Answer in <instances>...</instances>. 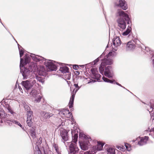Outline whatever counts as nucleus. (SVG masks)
<instances>
[{"label":"nucleus","mask_w":154,"mask_h":154,"mask_svg":"<svg viewBox=\"0 0 154 154\" xmlns=\"http://www.w3.org/2000/svg\"><path fill=\"white\" fill-rule=\"evenodd\" d=\"M108 45H107L106 47V48H108Z\"/></svg>","instance_id":"obj_61"},{"label":"nucleus","mask_w":154,"mask_h":154,"mask_svg":"<svg viewBox=\"0 0 154 154\" xmlns=\"http://www.w3.org/2000/svg\"><path fill=\"white\" fill-rule=\"evenodd\" d=\"M102 61L99 67V71L100 73L102 75L104 73L105 76L109 78H112L113 76V73L111 66H108L106 67V65H111L113 63V60L110 57L106 56L103 60L101 59Z\"/></svg>","instance_id":"obj_1"},{"label":"nucleus","mask_w":154,"mask_h":154,"mask_svg":"<svg viewBox=\"0 0 154 154\" xmlns=\"http://www.w3.org/2000/svg\"><path fill=\"white\" fill-rule=\"evenodd\" d=\"M140 139L138 142V144L140 146H142L146 144L148 140L149 137L148 136H145L140 138Z\"/></svg>","instance_id":"obj_15"},{"label":"nucleus","mask_w":154,"mask_h":154,"mask_svg":"<svg viewBox=\"0 0 154 154\" xmlns=\"http://www.w3.org/2000/svg\"><path fill=\"white\" fill-rule=\"evenodd\" d=\"M104 144L100 142H97V144L96 146V149L97 150H102Z\"/></svg>","instance_id":"obj_23"},{"label":"nucleus","mask_w":154,"mask_h":154,"mask_svg":"<svg viewBox=\"0 0 154 154\" xmlns=\"http://www.w3.org/2000/svg\"><path fill=\"white\" fill-rule=\"evenodd\" d=\"M58 121L59 122H62V120H61V119H59Z\"/></svg>","instance_id":"obj_56"},{"label":"nucleus","mask_w":154,"mask_h":154,"mask_svg":"<svg viewBox=\"0 0 154 154\" xmlns=\"http://www.w3.org/2000/svg\"><path fill=\"white\" fill-rule=\"evenodd\" d=\"M75 73L76 75H79L80 74L79 72L78 71H75Z\"/></svg>","instance_id":"obj_49"},{"label":"nucleus","mask_w":154,"mask_h":154,"mask_svg":"<svg viewBox=\"0 0 154 154\" xmlns=\"http://www.w3.org/2000/svg\"><path fill=\"white\" fill-rule=\"evenodd\" d=\"M102 79L103 81L105 82H108V81H109V79L103 76V77Z\"/></svg>","instance_id":"obj_39"},{"label":"nucleus","mask_w":154,"mask_h":154,"mask_svg":"<svg viewBox=\"0 0 154 154\" xmlns=\"http://www.w3.org/2000/svg\"><path fill=\"white\" fill-rule=\"evenodd\" d=\"M35 154H41V151L38 146L35 147Z\"/></svg>","instance_id":"obj_33"},{"label":"nucleus","mask_w":154,"mask_h":154,"mask_svg":"<svg viewBox=\"0 0 154 154\" xmlns=\"http://www.w3.org/2000/svg\"><path fill=\"white\" fill-rule=\"evenodd\" d=\"M65 79L68 80H69L70 79L71 74L69 73V72L68 73H67L66 74H65L64 75Z\"/></svg>","instance_id":"obj_34"},{"label":"nucleus","mask_w":154,"mask_h":154,"mask_svg":"<svg viewBox=\"0 0 154 154\" xmlns=\"http://www.w3.org/2000/svg\"><path fill=\"white\" fill-rule=\"evenodd\" d=\"M78 68V66L76 65H74L73 66V68L74 69L77 70Z\"/></svg>","instance_id":"obj_42"},{"label":"nucleus","mask_w":154,"mask_h":154,"mask_svg":"<svg viewBox=\"0 0 154 154\" xmlns=\"http://www.w3.org/2000/svg\"><path fill=\"white\" fill-rule=\"evenodd\" d=\"M81 66L82 67H84V65H81Z\"/></svg>","instance_id":"obj_58"},{"label":"nucleus","mask_w":154,"mask_h":154,"mask_svg":"<svg viewBox=\"0 0 154 154\" xmlns=\"http://www.w3.org/2000/svg\"><path fill=\"white\" fill-rule=\"evenodd\" d=\"M122 87L123 88L125 89H126V90H127V89H126V88L125 87H124L123 86V87ZM127 91H128V90H127Z\"/></svg>","instance_id":"obj_57"},{"label":"nucleus","mask_w":154,"mask_h":154,"mask_svg":"<svg viewBox=\"0 0 154 154\" xmlns=\"http://www.w3.org/2000/svg\"><path fill=\"white\" fill-rule=\"evenodd\" d=\"M23 61V60L22 58L20 59V72L23 77V79H26L30 78L31 77L32 72L30 70L24 67L22 64Z\"/></svg>","instance_id":"obj_6"},{"label":"nucleus","mask_w":154,"mask_h":154,"mask_svg":"<svg viewBox=\"0 0 154 154\" xmlns=\"http://www.w3.org/2000/svg\"><path fill=\"white\" fill-rule=\"evenodd\" d=\"M121 41L119 37H115L112 39V43L114 46L116 47L119 46L121 44Z\"/></svg>","instance_id":"obj_17"},{"label":"nucleus","mask_w":154,"mask_h":154,"mask_svg":"<svg viewBox=\"0 0 154 154\" xmlns=\"http://www.w3.org/2000/svg\"><path fill=\"white\" fill-rule=\"evenodd\" d=\"M59 114L60 115H63L64 116L70 118L72 117V113L69 112L68 109H63L59 112Z\"/></svg>","instance_id":"obj_11"},{"label":"nucleus","mask_w":154,"mask_h":154,"mask_svg":"<svg viewBox=\"0 0 154 154\" xmlns=\"http://www.w3.org/2000/svg\"><path fill=\"white\" fill-rule=\"evenodd\" d=\"M3 26H4V27H5V26H4V25H3Z\"/></svg>","instance_id":"obj_64"},{"label":"nucleus","mask_w":154,"mask_h":154,"mask_svg":"<svg viewBox=\"0 0 154 154\" xmlns=\"http://www.w3.org/2000/svg\"><path fill=\"white\" fill-rule=\"evenodd\" d=\"M79 137L80 138L82 137L83 138L84 140H88L87 137H88L86 136L85 134L82 133L80 132L79 134Z\"/></svg>","instance_id":"obj_31"},{"label":"nucleus","mask_w":154,"mask_h":154,"mask_svg":"<svg viewBox=\"0 0 154 154\" xmlns=\"http://www.w3.org/2000/svg\"><path fill=\"white\" fill-rule=\"evenodd\" d=\"M44 77L43 78L40 76H36V79H37L39 82L42 83V84L44 83L45 80L44 79Z\"/></svg>","instance_id":"obj_30"},{"label":"nucleus","mask_w":154,"mask_h":154,"mask_svg":"<svg viewBox=\"0 0 154 154\" xmlns=\"http://www.w3.org/2000/svg\"><path fill=\"white\" fill-rule=\"evenodd\" d=\"M31 134V136L33 138L36 137V133L35 132L30 133Z\"/></svg>","instance_id":"obj_38"},{"label":"nucleus","mask_w":154,"mask_h":154,"mask_svg":"<svg viewBox=\"0 0 154 154\" xmlns=\"http://www.w3.org/2000/svg\"><path fill=\"white\" fill-rule=\"evenodd\" d=\"M10 121L11 122L13 123L20 126L22 129H24V127L22 126V125L18 121L13 119L11 120Z\"/></svg>","instance_id":"obj_27"},{"label":"nucleus","mask_w":154,"mask_h":154,"mask_svg":"<svg viewBox=\"0 0 154 154\" xmlns=\"http://www.w3.org/2000/svg\"><path fill=\"white\" fill-rule=\"evenodd\" d=\"M8 109V112H10L11 114H13L14 116H15V113L11 109V108L9 107Z\"/></svg>","instance_id":"obj_36"},{"label":"nucleus","mask_w":154,"mask_h":154,"mask_svg":"<svg viewBox=\"0 0 154 154\" xmlns=\"http://www.w3.org/2000/svg\"><path fill=\"white\" fill-rule=\"evenodd\" d=\"M38 73L39 75L45 76L47 74L45 68L43 66H41L38 70Z\"/></svg>","instance_id":"obj_19"},{"label":"nucleus","mask_w":154,"mask_h":154,"mask_svg":"<svg viewBox=\"0 0 154 154\" xmlns=\"http://www.w3.org/2000/svg\"><path fill=\"white\" fill-rule=\"evenodd\" d=\"M72 131V141L69 143V154H76L79 152V149L76 145V142L78 138V132L75 133L73 136L74 132Z\"/></svg>","instance_id":"obj_5"},{"label":"nucleus","mask_w":154,"mask_h":154,"mask_svg":"<svg viewBox=\"0 0 154 154\" xmlns=\"http://www.w3.org/2000/svg\"><path fill=\"white\" fill-rule=\"evenodd\" d=\"M91 71L92 73L91 74V78L93 79L97 80L98 82L100 81L101 75L98 73L96 69L94 68H92L91 69Z\"/></svg>","instance_id":"obj_10"},{"label":"nucleus","mask_w":154,"mask_h":154,"mask_svg":"<svg viewBox=\"0 0 154 154\" xmlns=\"http://www.w3.org/2000/svg\"><path fill=\"white\" fill-rule=\"evenodd\" d=\"M117 53L116 52L114 51H111L109 52L107 55H106V56L109 57H115L117 55Z\"/></svg>","instance_id":"obj_29"},{"label":"nucleus","mask_w":154,"mask_h":154,"mask_svg":"<svg viewBox=\"0 0 154 154\" xmlns=\"http://www.w3.org/2000/svg\"><path fill=\"white\" fill-rule=\"evenodd\" d=\"M61 66L59 70L61 72V73L63 74L64 75L65 74H66L67 73H68L69 72V68L66 66H63V63H60L59 64Z\"/></svg>","instance_id":"obj_16"},{"label":"nucleus","mask_w":154,"mask_h":154,"mask_svg":"<svg viewBox=\"0 0 154 154\" xmlns=\"http://www.w3.org/2000/svg\"><path fill=\"white\" fill-rule=\"evenodd\" d=\"M74 86L75 88H74L73 87L70 88L71 96L69 104V107L71 111L73 110L72 107L76 93L82 86V85L80 83V80L79 79H76L75 81H74Z\"/></svg>","instance_id":"obj_4"},{"label":"nucleus","mask_w":154,"mask_h":154,"mask_svg":"<svg viewBox=\"0 0 154 154\" xmlns=\"http://www.w3.org/2000/svg\"><path fill=\"white\" fill-rule=\"evenodd\" d=\"M116 15L119 17L117 21L118 26L121 29H124L126 28V24L125 21L127 22L128 24L129 25L131 23V21L128 15L122 10H118Z\"/></svg>","instance_id":"obj_3"},{"label":"nucleus","mask_w":154,"mask_h":154,"mask_svg":"<svg viewBox=\"0 0 154 154\" xmlns=\"http://www.w3.org/2000/svg\"><path fill=\"white\" fill-rule=\"evenodd\" d=\"M105 147L108 154H115L114 148L109 147L108 145H105Z\"/></svg>","instance_id":"obj_18"},{"label":"nucleus","mask_w":154,"mask_h":154,"mask_svg":"<svg viewBox=\"0 0 154 154\" xmlns=\"http://www.w3.org/2000/svg\"><path fill=\"white\" fill-rule=\"evenodd\" d=\"M116 147L118 149L121 151H123V148L121 146H117Z\"/></svg>","instance_id":"obj_43"},{"label":"nucleus","mask_w":154,"mask_h":154,"mask_svg":"<svg viewBox=\"0 0 154 154\" xmlns=\"http://www.w3.org/2000/svg\"><path fill=\"white\" fill-rule=\"evenodd\" d=\"M41 114L43 117L45 119H48L53 115L52 113H49L44 112H42Z\"/></svg>","instance_id":"obj_20"},{"label":"nucleus","mask_w":154,"mask_h":154,"mask_svg":"<svg viewBox=\"0 0 154 154\" xmlns=\"http://www.w3.org/2000/svg\"><path fill=\"white\" fill-rule=\"evenodd\" d=\"M128 145H129L127 143H125V146L126 148L128 150V151H130V150H129L128 149Z\"/></svg>","instance_id":"obj_47"},{"label":"nucleus","mask_w":154,"mask_h":154,"mask_svg":"<svg viewBox=\"0 0 154 154\" xmlns=\"http://www.w3.org/2000/svg\"><path fill=\"white\" fill-rule=\"evenodd\" d=\"M30 56L34 61L44 64L49 70L55 71L57 70V65L54 61L46 59L42 57L32 54H30Z\"/></svg>","instance_id":"obj_2"},{"label":"nucleus","mask_w":154,"mask_h":154,"mask_svg":"<svg viewBox=\"0 0 154 154\" xmlns=\"http://www.w3.org/2000/svg\"><path fill=\"white\" fill-rule=\"evenodd\" d=\"M115 84H116V85H118L120 86H121V87H123V86H122L120 84H119L118 82H116Z\"/></svg>","instance_id":"obj_50"},{"label":"nucleus","mask_w":154,"mask_h":154,"mask_svg":"<svg viewBox=\"0 0 154 154\" xmlns=\"http://www.w3.org/2000/svg\"><path fill=\"white\" fill-rule=\"evenodd\" d=\"M5 116V114L3 115V114H2V113L0 112V116L1 117H4Z\"/></svg>","instance_id":"obj_51"},{"label":"nucleus","mask_w":154,"mask_h":154,"mask_svg":"<svg viewBox=\"0 0 154 154\" xmlns=\"http://www.w3.org/2000/svg\"><path fill=\"white\" fill-rule=\"evenodd\" d=\"M154 57V54L152 56L151 58ZM152 65L153 66V67H154V58L152 60Z\"/></svg>","instance_id":"obj_44"},{"label":"nucleus","mask_w":154,"mask_h":154,"mask_svg":"<svg viewBox=\"0 0 154 154\" xmlns=\"http://www.w3.org/2000/svg\"><path fill=\"white\" fill-rule=\"evenodd\" d=\"M8 123H9V125H12V123H11V122H9Z\"/></svg>","instance_id":"obj_55"},{"label":"nucleus","mask_w":154,"mask_h":154,"mask_svg":"<svg viewBox=\"0 0 154 154\" xmlns=\"http://www.w3.org/2000/svg\"><path fill=\"white\" fill-rule=\"evenodd\" d=\"M44 154H54L51 151H49L48 152H44Z\"/></svg>","instance_id":"obj_45"},{"label":"nucleus","mask_w":154,"mask_h":154,"mask_svg":"<svg viewBox=\"0 0 154 154\" xmlns=\"http://www.w3.org/2000/svg\"><path fill=\"white\" fill-rule=\"evenodd\" d=\"M19 51L20 53V59L22 58L21 57L24 54V51L23 50L21 49H20V47L19 46Z\"/></svg>","instance_id":"obj_35"},{"label":"nucleus","mask_w":154,"mask_h":154,"mask_svg":"<svg viewBox=\"0 0 154 154\" xmlns=\"http://www.w3.org/2000/svg\"><path fill=\"white\" fill-rule=\"evenodd\" d=\"M30 133L35 132V128L33 127L30 129Z\"/></svg>","instance_id":"obj_40"},{"label":"nucleus","mask_w":154,"mask_h":154,"mask_svg":"<svg viewBox=\"0 0 154 154\" xmlns=\"http://www.w3.org/2000/svg\"><path fill=\"white\" fill-rule=\"evenodd\" d=\"M145 50L146 51H148V50H149V51H150L149 48L148 47H145Z\"/></svg>","instance_id":"obj_52"},{"label":"nucleus","mask_w":154,"mask_h":154,"mask_svg":"<svg viewBox=\"0 0 154 154\" xmlns=\"http://www.w3.org/2000/svg\"><path fill=\"white\" fill-rule=\"evenodd\" d=\"M21 84L24 87L26 91H27L26 92H28V91L32 88L31 85L30 84L28 80L23 81L21 83Z\"/></svg>","instance_id":"obj_13"},{"label":"nucleus","mask_w":154,"mask_h":154,"mask_svg":"<svg viewBox=\"0 0 154 154\" xmlns=\"http://www.w3.org/2000/svg\"><path fill=\"white\" fill-rule=\"evenodd\" d=\"M114 1L115 7H120L124 10L127 9V7L125 0H114Z\"/></svg>","instance_id":"obj_7"},{"label":"nucleus","mask_w":154,"mask_h":154,"mask_svg":"<svg viewBox=\"0 0 154 154\" xmlns=\"http://www.w3.org/2000/svg\"><path fill=\"white\" fill-rule=\"evenodd\" d=\"M119 153H121V152H119Z\"/></svg>","instance_id":"obj_63"},{"label":"nucleus","mask_w":154,"mask_h":154,"mask_svg":"<svg viewBox=\"0 0 154 154\" xmlns=\"http://www.w3.org/2000/svg\"><path fill=\"white\" fill-rule=\"evenodd\" d=\"M17 45H18V48H19V46L20 48H21V49H23V48L21 46H20L19 44H17Z\"/></svg>","instance_id":"obj_54"},{"label":"nucleus","mask_w":154,"mask_h":154,"mask_svg":"<svg viewBox=\"0 0 154 154\" xmlns=\"http://www.w3.org/2000/svg\"><path fill=\"white\" fill-rule=\"evenodd\" d=\"M29 94L31 95L32 96L35 98L34 101L35 103H38L41 101L42 97L40 96L39 93H37L35 90H32L30 92Z\"/></svg>","instance_id":"obj_9"},{"label":"nucleus","mask_w":154,"mask_h":154,"mask_svg":"<svg viewBox=\"0 0 154 154\" xmlns=\"http://www.w3.org/2000/svg\"><path fill=\"white\" fill-rule=\"evenodd\" d=\"M131 28L130 25H128V27L127 28L126 30L122 33V35L124 36H126L128 35L131 32Z\"/></svg>","instance_id":"obj_25"},{"label":"nucleus","mask_w":154,"mask_h":154,"mask_svg":"<svg viewBox=\"0 0 154 154\" xmlns=\"http://www.w3.org/2000/svg\"><path fill=\"white\" fill-rule=\"evenodd\" d=\"M151 109H152V110L151 111L152 113L150 114L151 120L153 121H154V105L152 106H150V109L149 110H148L150 113L151 111H149V110H150Z\"/></svg>","instance_id":"obj_22"},{"label":"nucleus","mask_w":154,"mask_h":154,"mask_svg":"<svg viewBox=\"0 0 154 154\" xmlns=\"http://www.w3.org/2000/svg\"><path fill=\"white\" fill-rule=\"evenodd\" d=\"M108 83H110L112 84L114 83L115 84L116 82L115 81V80H110L108 81Z\"/></svg>","instance_id":"obj_46"},{"label":"nucleus","mask_w":154,"mask_h":154,"mask_svg":"<svg viewBox=\"0 0 154 154\" xmlns=\"http://www.w3.org/2000/svg\"><path fill=\"white\" fill-rule=\"evenodd\" d=\"M11 34V36H12V37H13V38H14V39L15 40V39H14V37H13V36Z\"/></svg>","instance_id":"obj_59"},{"label":"nucleus","mask_w":154,"mask_h":154,"mask_svg":"<svg viewBox=\"0 0 154 154\" xmlns=\"http://www.w3.org/2000/svg\"><path fill=\"white\" fill-rule=\"evenodd\" d=\"M32 111L27 112V119H32L33 115Z\"/></svg>","instance_id":"obj_28"},{"label":"nucleus","mask_w":154,"mask_h":154,"mask_svg":"<svg viewBox=\"0 0 154 154\" xmlns=\"http://www.w3.org/2000/svg\"><path fill=\"white\" fill-rule=\"evenodd\" d=\"M94 153H93V152L90 151H87L85 152L84 154H94Z\"/></svg>","instance_id":"obj_41"},{"label":"nucleus","mask_w":154,"mask_h":154,"mask_svg":"<svg viewBox=\"0 0 154 154\" xmlns=\"http://www.w3.org/2000/svg\"><path fill=\"white\" fill-rule=\"evenodd\" d=\"M64 124V123L63 122H62L61 124H60L59 125V126L60 127L61 125L63 126Z\"/></svg>","instance_id":"obj_53"},{"label":"nucleus","mask_w":154,"mask_h":154,"mask_svg":"<svg viewBox=\"0 0 154 154\" xmlns=\"http://www.w3.org/2000/svg\"><path fill=\"white\" fill-rule=\"evenodd\" d=\"M96 82V81L95 80H91L90 82H88V83H91V82L94 83Z\"/></svg>","instance_id":"obj_48"},{"label":"nucleus","mask_w":154,"mask_h":154,"mask_svg":"<svg viewBox=\"0 0 154 154\" xmlns=\"http://www.w3.org/2000/svg\"><path fill=\"white\" fill-rule=\"evenodd\" d=\"M18 87H19V89H20V87L19 86Z\"/></svg>","instance_id":"obj_62"},{"label":"nucleus","mask_w":154,"mask_h":154,"mask_svg":"<svg viewBox=\"0 0 154 154\" xmlns=\"http://www.w3.org/2000/svg\"><path fill=\"white\" fill-rule=\"evenodd\" d=\"M26 123L30 127H31L33 124L32 119H27L26 121Z\"/></svg>","instance_id":"obj_32"},{"label":"nucleus","mask_w":154,"mask_h":154,"mask_svg":"<svg viewBox=\"0 0 154 154\" xmlns=\"http://www.w3.org/2000/svg\"><path fill=\"white\" fill-rule=\"evenodd\" d=\"M24 60L22 58L23 60V61L22 63V64H23V65L24 64H26L29 63L30 61V58L29 56L26 55L24 56Z\"/></svg>","instance_id":"obj_21"},{"label":"nucleus","mask_w":154,"mask_h":154,"mask_svg":"<svg viewBox=\"0 0 154 154\" xmlns=\"http://www.w3.org/2000/svg\"><path fill=\"white\" fill-rule=\"evenodd\" d=\"M87 138L88 140H84L83 142H79L80 148L83 150H88L91 145L89 141L91 140V138L90 137H87Z\"/></svg>","instance_id":"obj_8"},{"label":"nucleus","mask_w":154,"mask_h":154,"mask_svg":"<svg viewBox=\"0 0 154 154\" xmlns=\"http://www.w3.org/2000/svg\"><path fill=\"white\" fill-rule=\"evenodd\" d=\"M60 135L64 142L68 140V132L66 130L63 129L61 131Z\"/></svg>","instance_id":"obj_14"},{"label":"nucleus","mask_w":154,"mask_h":154,"mask_svg":"<svg viewBox=\"0 0 154 154\" xmlns=\"http://www.w3.org/2000/svg\"><path fill=\"white\" fill-rule=\"evenodd\" d=\"M135 43L134 40L128 42L126 44V50L127 51H131L135 48Z\"/></svg>","instance_id":"obj_12"},{"label":"nucleus","mask_w":154,"mask_h":154,"mask_svg":"<svg viewBox=\"0 0 154 154\" xmlns=\"http://www.w3.org/2000/svg\"><path fill=\"white\" fill-rule=\"evenodd\" d=\"M24 107H25L26 110L27 111V112L32 111L30 110V108L27 105H26L24 106Z\"/></svg>","instance_id":"obj_37"},{"label":"nucleus","mask_w":154,"mask_h":154,"mask_svg":"<svg viewBox=\"0 0 154 154\" xmlns=\"http://www.w3.org/2000/svg\"><path fill=\"white\" fill-rule=\"evenodd\" d=\"M114 50L116 51H117V49L116 48L115 49H114Z\"/></svg>","instance_id":"obj_60"},{"label":"nucleus","mask_w":154,"mask_h":154,"mask_svg":"<svg viewBox=\"0 0 154 154\" xmlns=\"http://www.w3.org/2000/svg\"><path fill=\"white\" fill-rule=\"evenodd\" d=\"M104 54L103 53L99 57L93 62H91V64L93 65H95L96 63L99 61L100 59L104 57Z\"/></svg>","instance_id":"obj_24"},{"label":"nucleus","mask_w":154,"mask_h":154,"mask_svg":"<svg viewBox=\"0 0 154 154\" xmlns=\"http://www.w3.org/2000/svg\"><path fill=\"white\" fill-rule=\"evenodd\" d=\"M28 80L30 84L31 85V88L36 83V80L35 78H30L29 79H28Z\"/></svg>","instance_id":"obj_26"}]
</instances>
